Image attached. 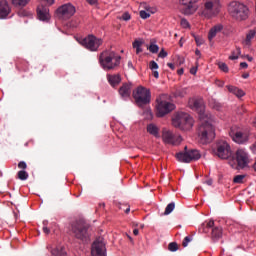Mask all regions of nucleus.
<instances>
[{
    "mask_svg": "<svg viewBox=\"0 0 256 256\" xmlns=\"http://www.w3.org/2000/svg\"><path fill=\"white\" fill-rule=\"evenodd\" d=\"M256 35V28L250 30L248 32V34L246 35V39L244 40L243 44L246 46L251 45V39H253V37H255Z\"/></svg>",
    "mask_w": 256,
    "mask_h": 256,
    "instance_id": "obj_30",
    "label": "nucleus"
},
{
    "mask_svg": "<svg viewBox=\"0 0 256 256\" xmlns=\"http://www.w3.org/2000/svg\"><path fill=\"white\" fill-rule=\"evenodd\" d=\"M191 241H192L191 237L186 236V237L184 238L183 242H182V246H183V247H187V245H189V243H191Z\"/></svg>",
    "mask_w": 256,
    "mask_h": 256,
    "instance_id": "obj_44",
    "label": "nucleus"
},
{
    "mask_svg": "<svg viewBox=\"0 0 256 256\" xmlns=\"http://www.w3.org/2000/svg\"><path fill=\"white\" fill-rule=\"evenodd\" d=\"M216 85H218V87H223V85H225V82L218 80V81L216 82Z\"/></svg>",
    "mask_w": 256,
    "mask_h": 256,
    "instance_id": "obj_55",
    "label": "nucleus"
},
{
    "mask_svg": "<svg viewBox=\"0 0 256 256\" xmlns=\"http://www.w3.org/2000/svg\"><path fill=\"white\" fill-rule=\"evenodd\" d=\"M252 153H254V155H256V142L250 147Z\"/></svg>",
    "mask_w": 256,
    "mask_h": 256,
    "instance_id": "obj_54",
    "label": "nucleus"
},
{
    "mask_svg": "<svg viewBox=\"0 0 256 256\" xmlns=\"http://www.w3.org/2000/svg\"><path fill=\"white\" fill-rule=\"evenodd\" d=\"M172 111H175V104L171 101L162 100L161 101V117L169 115Z\"/></svg>",
    "mask_w": 256,
    "mask_h": 256,
    "instance_id": "obj_19",
    "label": "nucleus"
},
{
    "mask_svg": "<svg viewBox=\"0 0 256 256\" xmlns=\"http://www.w3.org/2000/svg\"><path fill=\"white\" fill-rule=\"evenodd\" d=\"M167 65H168V67H170L172 69V71L175 70V64L168 63Z\"/></svg>",
    "mask_w": 256,
    "mask_h": 256,
    "instance_id": "obj_58",
    "label": "nucleus"
},
{
    "mask_svg": "<svg viewBox=\"0 0 256 256\" xmlns=\"http://www.w3.org/2000/svg\"><path fill=\"white\" fill-rule=\"evenodd\" d=\"M227 89H228L229 93L236 95V97H243L245 95V92H243V90H241L235 86H227Z\"/></svg>",
    "mask_w": 256,
    "mask_h": 256,
    "instance_id": "obj_27",
    "label": "nucleus"
},
{
    "mask_svg": "<svg viewBox=\"0 0 256 256\" xmlns=\"http://www.w3.org/2000/svg\"><path fill=\"white\" fill-rule=\"evenodd\" d=\"M98 61L104 71H115L121 65V56L113 50H104L100 53Z\"/></svg>",
    "mask_w": 256,
    "mask_h": 256,
    "instance_id": "obj_2",
    "label": "nucleus"
},
{
    "mask_svg": "<svg viewBox=\"0 0 256 256\" xmlns=\"http://www.w3.org/2000/svg\"><path fill=\"white\" fill-rule=\"evenodd\" d=\"M133 235H136V236L139 235V229H134L133 230Z\"/></svg>",
    "mask_w": 256,
    "mask_h": 256,
    "instance_id": "obj_62",
    "label": "nucleus"
},
{
    "mask_svg": "<svg viewBox=\"0 0 256 256\" xmlns=\"http://www.w3.org/2000/svg\"><path fill=\"white\" fill-rule=\"evenodd\" d=\"M47 5H53L55 3V0H44Z\"/></svg>",
    "mask_w": 256,
    "mask_h": 256,
    "instance_id": "obj_56",
    "label": "nucleus"
},
{
    "mask_svg": "<svg viewBox=\"0 0 256 256\" xmlns=\"http://www.w3.org/2000/svg\"><path fill=\"white\" fill-rule=\"evenodd\" d=\"M215 155L219 157V159H229L233 153L231 152V146L225 141H219L216 144Z\"/></svg>",
    "mask_w": 256,
    "mask_h": 256,
    "instance_id": "obj_14",
    "label": "nucleus"
},
{
    "mask_svg": "<svg viewBox=\"0 0 256 256\" xmlns=\"http://www.w3.org/2000/svg\"><path fill=\"white\" fill-rule=\"evenodd\" d=\"M141 45H143L142 41L136 40L133 42V48L134 49H139V47H141Z\"/></svg>",
    "mask_w": 256,
    "mask_h": 256,
    "instance_id": "obj_47",
    "label": "nucleus"
},
{
    "mask_svg": "<svg viewBox=\"0 0 256 256\" xmlns=\"http://www.w3.org/2000/svg\"><path fill=\"white\" fill-rule=\"evenodd\" d=\"M17 175H18V179H20V181H27V179H29V174L25 170H20L17 173Z\"/></svg>",
    "mask_w": 256,
    "mask_h": 256,
    "instance_id": "obj_33",
    "label": "nucleus"
},
{
    "mask_svg": "<svg viewBox=\"0 0 256 256\" xmlns=\"http://www.w3.org/2000/svg\"><path fill=\"white\" fill-rule=\"evenodd\" d=\"M236 159L233 160L237 165H235L236 169H245L247 165H249V154L244 150H238L235 154Z\"/></svg>",
    "mask_w": 256,
    "mask_h": 256,
    "instance_id": "obj_17",
    "label": "nucleus"
},
{
    "mask_svg": "<svg viewBox=\"0 0 256 256\" xmlns=\"http://www.w3.org/2000/svg\"><path fill=\"white\" fill-rule=\"evenodd\" d=\"M185 63V58L183 56H177L176 65L181 67Z\"/></svg>",
    "mask_w": 256,
    "mask_h": 256,
    "instance_id": "obj_42",
    "label": "nucleus"
},
{
    "mask_svg": "<svg viewBox=\"0 0 256 256\" xmlns=\"http://www.w3.org/2000/svg\"><path fill=\"white\" fill-rule=\"evenodd\" d=\"M51 253L53 256H67V252L63 246H58L55 249H52Z\"/></svg>",
    "mask_w": 256,
    "mask_h": 256,
    "instance_id": "obj_28",
    "label": "nucleus"
},
{
    "mask_svg": "<svg viewBox=\"0 0 256 256\" xmlns=\"http://www.w3.org/2000/svg\"><path fill=\"white\" fill-rule=\"evenodd\" d=\"M37 17L40 21H49L51 15L49 14V7L40 5L37 7Z\"/></svg>",
    "mask_w": 256,
    "mask_h": 256,
    "instance_id": "obj_18",
    "label": "nucleus"
},
{
    "mask_svg": "<svg viewBox=\"0 0 256 256\" xmlns=\"http://www.w3.org/2000/svg\"><path fill=\"white\" fill-rule=\"evenodd\" d=\"M190 106L192 107V109L198 111L199 119H201V113H204V115H209V112L205 111V106H203L202 100H194L192 104L190 103Z\"/></svg>",
    "mask_w": 256,
    "mask_h": 256,
    "instance_id": "obj_21",
    "label": "nucleus"
},
{
    "mask_svg": "<svg viewBox=\"0 0 256 256\" xmlns=\"http://www.w3.org/2000/svg\"><path fill=\"white\" fill-rule=\"evenodd\" d=\"M195 55H197V57H201V51L199 49H196Z\"/></svg>",
    "mask_w": 256,
    "mask_h": 256,
    "instance_id": "obj_59",
    "label": "nucleus"
},
{
    "mask_svg": "<svg viewBox=\"0 0 256 256\" xmlns=\"http://www.w3.org/2000/svg\"><path fill=\"white\" fill-rule=\"evenodd\" d=\"M144 119L151 121L153 119V112H151V109L147 108L143 111Z\"/></svg>",
    "mask_w": 256,
    "mask_h": 256,
    "instance_id": "obj_36",
    "label": "nucleus"
},
{
    "mask_svg": "<svg viewBox=\"0 0 256 256\" xmlns=\"http://www.w3.org/2000/svg\"><path fill=\"white\" fill-rule=\"evenodd\" d=\"M140 17L141 19H149V17H151V14L147 13L145 10H141Z\"/></svg>",
    "mask_w": 256,
    "mask_h": 256,
    "instance_id": "obj_43",
    "label": "nucleus"
},
{
    "mask_svg": "<svg viewBox=\"0 0 256 256\" xmlns=\"http://www.w3.org/2000/svg\"><path fill=\"white\" fill-rule=\"evenodd\" d=\"M193 123H195L193 117L185 112H178L172 118L173 126L183 130L191 129Z\"/></svg>",
    "mask_w": 256,
    "mask_h": 256,
    "instance_id": "obj_6",
    "label": "nucleus"
},
{
    "mask_svg": "<svg viewBox=\"0 0 256 256\" xmlns=\"http://www.w3.org/2000/svg\"><path fill=\"white\" fill-rule=\"evenodd\" d=\"M119 95L122 99H129L131 97V85L123 84L119 89Z\"/></svg>",
    "mask_w": 256,
    "mask_h": 256,
    "instance_id": "obj_23",
    "label": "nucleus"
},
{
    "mask_svg": "<svg viewBox=\"0 0 256 256\" xmlns=\"http://www.w3.org/2000/svg\"><path fill=\"white\" fill-rule=\"evenodd\" d=\"M76 9L75 6L71 3H66L56 10V17L58 19H62L63 21H67V19H71L75 15Z\"/></svg>",
    "mask_w": 256,
    "mask_h": 256,
    "instance_id": "obj_10",
    "label": "nucleus"
},
{
    "mask_svg": "<svg viewBox=\"0 0 256 256\" xmlns=\"http://www.w3.org/2000/svg\"><path fill=\"white\" fill-rule=\"evenodd\" d=\"M165 57H167V52L165 51V49H161V58L165 59Z\"/></svg>",
    "mask_w": 256,
    "mask_h": 256,
    "instance_id": "obj_51",
    "label": "nucleus"
},
{
    "mask_svg": "<svg viewBox=\"0 0 256 256\" xmlns=\"http://www.w3.org/2000/svg\"><path fill=\"white\" fill-rule=\"evenodd\" d=\"M168 249L172 252L175 253V251H179V245L177 244V242H171L168 245Z\"/></svg>",
    "mask_w": 256,
    "mask_h": 256,
    "instance_id": "obj_37",
    "label": "nucleus"
},
{
    "mask_svg": "<svg viewBox=\"0 0 256 256\" xmlns=\"http://www.w3.org/2000/svg\"><path fill=\"white\" fill-rule=\"evenodd\" d=\"M148 49H149L150 53H158L159 52V46H157L156 44H150Z\"/></svg>",
    "mask_w": 256,
    "mask_h": 256,
    "instance_id": "obj_40",
    "label": "nucleus"
},
{
    "mask_svg": "<svg viewBox=\"0 0 256 256\" xmlns=\"http://www.w3.org/2000/svg\"><path fill=\"white\" fill-rule=\"evenodd\" d=\"M16 67L19 69V71L27 72L29 71V62L26 60H20L16 63Z\"/></svg>",
    "mask_w": 256,
    "mask_h": 256,
    "instance_id": "obj_29",
    "label": "nucleus"
},
{
    "mask_svg": "<svg viewBox=\"0 0 256 256\" xmlns=\"http://www.w3.org/2000/svg\"><path fill=\"white\" fill-rule=\"evenodd\" d=\"M223 31V25L222 24H217L215 26H213L209 33H208V40L213 41V39H215V37H217L218 33H221Z\"/></svg>",
    "mask_w": 256,
    "mask_h": 256,
    "instance_id": "obj_22",
    "label": "nucleus"
},
{
    "mask_svg": "<svg viewBox=\"0 0 256 256\" xmlns=\"http://www.w3.org/2000/svg\"><path fill=\"white\" fill-rule=\"evenodd\" d=\"M107 79H108V83H110L112 87H115V85H119V83H121V75L119 74H114V75L108 74Z\"/></svg>",
    "mask_w": 256,
    "mask_h": 256,
    "instance_id": "obj_25",
    "label": "nucleus"
},
{
    "mask_svg": "<svg viewBox=\"0 0 256 256\" xmlns=\"http://www.w3.org/2000/svg\"><path fill=\"white\" fill-rule=\"evenodd\" d=\"M70 231L76 239L87 243L89 241V224L82 220H76L71 223Z\"/></svg>",
    "mask_w": 256,
    "mask_h": 256,
    "instance_id": "obj_4",
    "label": "nucleus"
},
{
    "mask_svg": "<svg viewBox=\"0 0 256 256\" xmlns=\"http://www.w3.org/2000/svg\"><path fill=\"white\" fill-rule=\"evenodd\" d=\"M146 131L147 133H149V135H152L156 139H159V127H157V125L153 123L148 124L146 127Z\"/></svg>",
    "mask_w": 256,
    "mask_h": 256,
    "instance_id": "obj_24",
    "label": "nucleus"
},
{
    "mask_svg": "<svg viewBox=\"0 0 256 256\" xmlns=\"http://www.w3.org/2000/svg\"><path fill=\"white\" fill-rule=\"evenodd\" d=\"M219 69H221V71H223L224 73H228L229 72V67L227 66V64L220 62L218 64Z\"/></svg>",
    "mask_w": 256,
    "mask_h": 256,
    "instance_id": "obj_39",
    "label": "nucleus"
},
{
    "mask_svg": "<svg viewBox=\"0 0 256 256\" xmlns=\"http://www.w3.org/2000/svg\"><path fill=\"white\" fill-rule=\"evenodd\" d=\"M121 19L123 21H129L131 20V14H129V12H125L122 16H121Z\"/></svg>",
    "mask_w": 256,
    "mask_h": 256,
    "instance_id": "obj_45",
    "label": "nucleus"
},
{
    "mask_svg": "<svg viewBox=\"0 0 256 256\" xmlns=\"http://www.w3.org/2000/svg\"><path fill=\"white\" fill-rule=\"evenodd\" d=\"M220 9L221 3L219 0H206L202 15L207 17V19H211V17H216V15H219Z\"/></svg>",
    "mask_w": 256,
    "mask_h": 256,
    "instance_id": "obj_9",
    "label": "nucleus"
},
{
    "mask_svg": "<svg viewBox=\"0 0 256 256\" xmlns=\"http://www.w3.org/2000/svg\"><path fill=\"white\" fill-rule=\"evenodd\" d=\"M184 69L183 68H180L178 71H177V73H178V75H183V73H184Z\"/></svg>",
    "mask_w": 256,
    "mask_h": 256,
    "instance_id": "obj_61",
    "label": "nucleus"
},
{
    "mask_svg": "<svg viewBox=\"0 0 256 256\" xmlns=\"http://www.w3.org/2000/svg\"><path fill=\"white\" fill-rule=\"evenodd\" d=\"M199 0H181V12L183 15H193L197 11Z\"/></svg>",
    "mask_w": 256,
    "mask_h": 256,
    "instance_id": "obj_16",
    "label": "nucleus"
},
{
    "mask_svg": "<svg viewBox=\"0 0 256 256\" xmlns=\"http://www.w3.org/2000/svg\"><path fill=\"white\" fill-rule=\"evenodd\" d=\"M242 77H243V79H249V74H247V73L243 74Z\"/></svg>",
    "mask_w": 256,
    "mask_h": 256,
    "instance_id": "obj_64",
    "label": "nucleus"
},
{
    "mask_svg": "<svg viewBox=\"0 0 256 256\" xmlns=\"http://www.w3.org/2000/svg\"><path fill=\"white\" fill-rule=\"evenodd\" d=\"M180 25L184 29H187L189 27V21H187V19H182L181 22H180Z\"/></svg>",
    "mask_w": 256,
    "mask_h": 256,
    "instance_id": "obj_46",
    "label": "nucleus"
},
{
    "mask_svg": "<svg viewBox=\"0 0 256 256\" xmlns=\"http://www.w3.org/2000/svg\"><path fill=\"white\" fill-rule=\"evenodd\" d=\"M80 43L85 47V49H88V51H97L99 47L103 45V40L95 37L94 35H88L83 38Z\"/></svg>",
    "mask_w": 256,
    "mask_h": 256,
    "instance_id": "obj_11",
    "label": "nucleus"
},
{
    "mask_svg": "<svg viewBox=\"0 0 256 256\" xmlns=\"http://www.w3.org/2000/svg\"><path fill=\"white\" fill-rule=\"evenodd\" d=\"M18 169H23V170L27 169V163L25 161H20L18 163Z\"/></svg>",
    "mask_w": 256,
    "mask_h": 256,
    "instance_id": "obj_48",
    "label": "nucleus"
},
{
    "mask_svg": "<svg viewBox=\"0 0 256 256\" xmlns=\"http://www.w3.org/2000/svg\"><path fill=\"white\" fill-rule=\"evenodd\" d=\"M198 137L202 145H207L215 139V127L211 124V114H200V124L198 126Z\"/></svg>",
    "mask_w": 256,
    "mask_h": 256,
    "instance_id": "obj_1",
    "label": "nucleus"
},
{
    "mask_svg": "<svg viewBox=\"0 0 256 256\" xmlns=\"http://www.w3.org/2000/svg\"><path fill=\"white\" fill-rule=\"evenodd\" d=\"M30 0H12V4L15 7H25Z\"/></svg>",
    "mask_w": 256,
    "mask_h": 256,
    "instance_id": "obj_34",
    "label": "nucleus"
},
{
    "mask_svg": "<svg viewBox=\"0 0 256 256\" xmlns=\"http://www.w3.org/2000/svg\"><path fill=\"white\" fill-rule=\"evenodd\" d=\"M176 159L180 163H191V161H199L201 159V152L197 149L187 150V146L184 148V152L176 153Z\"/></svg>",
    "mask_w": 256,
    "mask_h": 256,
    "instance_id": "obj_8",
    "label": "nucleus"
},
{
    "mask_svg": "<svg viewBox=\"0 0 256 256\" xmlns=\"http://www.w3.org/2000/svg\"><path fill=\"white\" fill-rule=\"evenodd\" d=\"M11 13V6L7 0L0 1V19H6Z\"/></svg>",
    "mask_w": 256,
    "mask_h": 256,
    "instance_id": "obj_20",
    "label": "nucleus"
},
{
    "mask_svg": "<svg viewBox=\"0 0 256 256\" xmlns=\"http://www.w3.org/2000/svg\"><path fill=\"white\" fill-rule=\"evenodd\" d=\"M187 95V88H178L174 92V97H179L180 99H183Z\"/></svg>",
    "mask_w": 256,
    "mask_h": 256,
    "instance_id": "obj_31",
    "label": "nucleus"
},
{
    "mask_svg": "<svg viewBox=\"0 0 256 256\" xmlns=\"http://www.w3.org/2000/svg\"><path fill=\"white\" fill-rule=\"evenodd\" d=\"M128 67H129L130 69H133V62L129 61V62H128Z\"/></svg>",
    "mask_w": 256,
    "mask_h": 256,
    "instance_id": "obj_63",
    "label": "nucleus"
},
{
    "mask_svg": "<svg viewBox=\"0 0 256 256\" xmlns=\"http://www.w3.org/2000/svg\"><path fill=\"white\" fill-rule=\"evenodd\" d=\"M174 210H175V202H172L166 206L163 215H171V213H173Z\"/></svg>",
    "mask_w": 256,
    "mask_h": 256,
    "instance_id": "obj_32",
    "label": "nucleus"
},
{
    "mask_svg": "<svg viewBox=\"0 0 256 256\" xmlns=\"http://www.w3.org/2000/svg\"><path fill=\"white\" fill-rule=\"evenodd\" d=\"M190 73H191V75H197V67H192L190 69Z\"/></svg>",
    "mask_w": 256,
    "mask_h": 256,
    "instance_id": "obj_52",
    "label": "nucleus"
},
{
    "mask_svg": "<svg viewBox=\"0 0 256 256\" xmlns=\"http://www.w3.org/2000/svg\"><path fill=\"white\" fill-rule=\"evenodd\" d=\"M162 139L166 145H180L183 141L181 136L173 134L171 130L166 128L162 130Z\"/></svg>",
    "mask_w": 256,
    "mask_h": 256,
    "instance_id": "obj_15",
    "label": "nucleus"
},
{
    "mask_svg": "<svg viewBox=\"0 0 256 256\" xmlns=\"http://www.w3.org/2000/svg\"><path fill=\"white\" fill-rule=\"evenodd\" d=\"M89 5H95V3H97V0H86Z\"/></svg>",
    "mask_w": 256,
    "mask_h": 256,
    "instance_id": "obj_57",
    "label": "nucleus"
},
{
    "mask_svg": "<svg viewBox=\"0 0 256 256\" xmlns=\"http://www.w3.org/2000/svg\"><path fill=\"white\" fill-rule=\"evenodd\" d=\"M135 103L140 109L151 103V91L143 86L138 87L132 93Z\"/></svg>",
    "mask_w": 256,
    "mask_h": 256,
    "instance_id": "obj_5",
    "label": "nucleus"
},
{
    "mask_svg": "<svg viewBox=\"0 0 256 256\" xmlns=\"http://www.w3.org/2000/svg\"><path fill=\"white\" fill-rule=\"evenodd\" d=\"M156 117H161V101L159 98L156 100Z\"/></svg>",
    "mask_w": 256,
    "mask_h": 256,
    "instance_id": "obj_38",
    "label": "nucleus"
},
{
    "mask_svg": "<svg viewBox=\"0 0 256 256\" xmlns=\"http://www.w3.org/2000/svg\"><path fill=\"white\" fill-rule=\"evenodd\" d=\"M240 67H241L242 69H247V67H249V65L247 64V62H241V63H240Z\"/></svg>",
    "mask_w": 256,
    "mask_h": 256,
    "instance_id": "obj_53",
    "label": "nucleus"
},
{
    "mask_svg": "<svg viewBox=\"0 0 256 256\" xmlns=\"http://www.w3.org/2000/svg\"><path fill=\"white\" fill-rule=\"evenodd\" d=\"M243 179H245V175H237L234 177V183H243Z\"/></svg>",
    "mask_w": 256,
    "mask_h": 256,
    "instance_id": "obj_41",
    "label": "nucleus"
},
{
    "mask_svg": "<svg viewBox=\"0 0 256 256\" xmlns=\"http://www.w3.org/2000/svg\"><path fill=\"white\" fill-rule=\"evenodd\" d=\"M228 13L236 21H245L249 17V8L243 3L233 1L228 7Z\"/></svg>",
    "mask_w": 256,
    "mask_h": 256,
    "instance_id": "obj_3",
    "label": "nucleus"
},
{
    "mask_svg": "<svg viewBox=\"0 0 256 256\" xmlns=\"http://www.w3.org/2000/svg\"><path fill=\"white\" fill-rule=\"evenodd\" d=\"M149 69H151L153 77H155V79H159V71H157V69H159V64L152 60L149 63Z\"/></svg>",
    "mask_w": 256,
    "mask_h": 256,
    "instance_id": "obj_26",
    "label": "nucleus"
},
{
    "mask_svg": "<svg viewBox=\"0 0 256 256\" xmlns=\"http://www.w3.org/2000/svg\"><path fill=\"white\" fill-rule=\"evenodd\" d=\"M229 136L232 141H234V143H238V145H245V143L249 141V132L241 131L237 127L230 129Z\"/></svg>",
    "mask_w": 256,
    "mask_h": 256,
    "instance_id": "obj_12",
    "label": "nucleus"
},
{
    "mask_svg": "<svg viewBox=\"0 0 256 256\" xmlns=\"http://www.w3.org/2000/svg\"><path fill=\"white\" fill-rule=\"evenodd\" d=\"M195 41L198 46H201L204 43L203 39L200 37H195Z\"/></svg>",
    "mask_w": 256,
    "mask_h": 256,
    "instance_id": "obj_49",
    "label": "nucleus"
},
{
    "mask_svg": "<svg viewBox=\"0 0 256 256\" xmlns=\"http://www.w3.org/2000/svg\"><path fill=\"white\" fill-rule=\"evenodd\" d=\"M43 233H45L46 235H49L51 233V230L47 227V226H43Z\"/></svg>",
    "mask_w": 256,
    "mask_h": 256,
    "instance_id": "obj_50",
    "label": "nucleus"
},
{
    "mask_svg": "<svg viewBox=\"0 0 256 256\" xmlns=\"http://www.w3.org/2000/svg\"><path fill=\"white\" fill-rule=\"evenodd\" d=\"M139 53H143V49H141V47L136 48V54L139 55Z\"/></svg>",
    "mask_w": 256,
    "mask_h": 256,
    "instance_id": "obj_60",
    "label": "nucleus"
},
{
    "mask_svg": "<svg viewBox=\"0 0 256 256\" xmlns=\"http://www.w3.org/2000/svg\"><path fill=\"white\" fill-rule=\"evenodd\" d=\"M239 55H241V48L236 47V51L232 52V55L229 56V59L231 61H235L236 59H239Z\"/></svg>",
    "mask_w": 256,
    "mask_h": 256,
    "instance_id": "obj_35",
    "label": "nucleus"
},
{
    "mask_svg": "<svg viewBox=\"0 0 256 256\" xmlns=\"http://www.w3.org/2000/svg\"><path fill=\"white\" fill-rule=\"evenodd\" d=\"M91 256H107V247L103 238H97L91 246Z\"/></svg>",
    "mask_w": 256,
    "mask_h": 256,
    "instance_id": "obj_13",
    "label": "nucleus"
},
{
    "mask_svg": "<svg viewBox=\"0 0 256 256\" xmlns=\"http://www.w3.org/2000/svg\"><path fill=\"white\" fill-rule=\"evenodd\" d=\"M199 231H201L202 233H209V231H211L210 237L213 243H217V241H219V239L223 237V228L215 226V222L213 220L204 222L201 225Z\"/></svg>",
    "mask_w": 256,
    "mask_h": 256,
    "instance_id": "obj_7",
    "label": "nucleus"
}]
</instances>
